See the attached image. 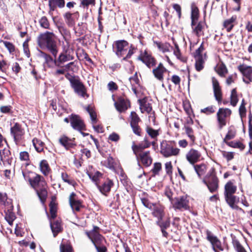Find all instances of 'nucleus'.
I'll use <instances>...</instances> for the list:
<instances>
[{"label":"nucleus","instance_id":"f257e3e1","mask_svg":"<svg viewBox=\"0 0 252 252\" xmlns=\"http://www.w3.org/2000/svg\"><path fill=\"white\" fill-rule=\"evenodd\" d=\"M37 42L41 48H46L56 58L58 49L55 40V34L51 32H46L41 33L38 37Z\"/></svg>","mask_w":252,"mask_h":252},{"label":"nucleus","instance_id":"f03ea898","mask_svg":"<svg viewBox=\"0 0 252 252\" xmlns=\"http://www.w3.org/2000/svg\"><path fill=\"white\" fill-rule=\"evenodd\" d=\"M99 228L94 226L91 231H86L85 234L93 243L97 252H106V247L104 245L105 240L99 233Z\"/></svg>","mask_w":252,"mask_h":252},{"label":"nucleus","instance_id":"7ed1b4c3","mask_svg":"<svg viewBox=\"0 0 252 252\" xmlns=\"http://www.w3.org/2000/svg\"><path fill=\"white\" fill-rule=\"evenodd\" d=\"M30 185L35 190L40 201L44 203L47 196V185L44 178L37 174Z\"/></svg>","mask_w":252,"mask_h":252},{"label":"nucleus","instance_id":"20e7f679","mask_svg":"<svg viewBox=\"0 0 252 252\" xmlns=\"http://www.w3.org/2000/svg\"><path fill=\"white\" fill-rule=\"evenodd\" d=\"M114 48L115 49L116 54L119 57L126 55L123 59L126 60L129 59L134 54L135 48L132 45L129 46L128 43L124 40H118L115 42Z\"/></svg>","mask_w":252,"mask_h":252},{"label":"nucleus","instance_id":"39448f33","mask_svg":"<svg viewBox=\"0 0 252 252\" xmlns=\"http://www.w3.org/2000/svg\"><path fill=\"white\" fill-rule=\"evenodd\" d=\"M237 186L234 183L229 181L224 186V196L227 203L232 209H237L238 207L235 204L236 196L233 194L236 192Z\"/></svg>","mask_w":252,"mask_h":252},{"label":"nucleus","instance_id":"423d86ee","mask_svg":"<svg viewBox=\"0 0 252 252\" xmlns=\"http://www.w3.org/2000/svg\"><path fill=\"white\" fill-rule=\"evenodd\" d=\"M65 77L68 79L71 87L78 96L84 98L89 97V95L87 94L86 88L79 79L75 77L68 78L66 75Z\"/></svg>","mask_w":252,"mask_h":252},{"label":"nucleus","instance_id":"0eeeda50","mask_svg":"<svg viewBox=\"0 0 252 252\" xmlns=\"http://www.w3.org/2000/svg\"><path fill=\"white\" fill-rule=\"evenodd\" d=\"M180 152V150L174 147L171 142L163 141L160 144V153L164 157L177 156Z\"/></svg>","mask_w":252,"mask_h":252},{"label":"nucleus","instance_id":"6e6552de","mask_svg":"<svg viewBox=\"0 0 252 252\" xmlns=\"http://www.w3.org/2000/svg\"><path fill=\"white\" fill-rule=\"evenodd\" d=\"M203 182L207 186L211 192L213 193L218 190L219 188V180L213 172L208 173L203 178Z\"/></svg>","mask_w":252,"mask_h":252},{"label":"nucleus","instance_id":"1a4fd4ad","mask_svg":"<svg viewBox=\"0 0 252 252\" xmlns=\"http://www.w3.org/2000/svg\"><path fill=\"white\" fill-rule=\"evenodd\" d=\"M173 208L176 210H187L189 209V201L186 196L176 197L171 201Z\"/></svg>","mask_w":252,"mask_h":252},{"label":"nucleus","instance_id":"9d476101","mask_svg":"<svg viewBox=\"0 0 252 252\" xmlns=\"http://www.w3.org/2000/svg\"><path fill=\"white\" fill-rule=\"evenodd\" d=\"M231 110L228 108H220L217 113V118L220 129L226 125V119L231 114Z\"/></svg>","mask_w":252,"mask_h":252},{"label":"nucleus","instance_id":"9b49d317","mask_svg":"<svg viewBox=\"0 0 252 252\" xmlns=\"http://www.w3.org/2000/svg\"><path fill=\"white\" fill-rule=\"evenodd\" d=\"M38 57L42 60L43 64L45 68H53L55 66H57L56 59H54L49 54L39 51Z\"/></svg>","mask_w":252,"mask_h":252},{"label":"nucleus","instance_id":"f8f14e48","mask_svg":"<svg viewBox=\"0 0 252 252\" xmlns=\"http://www.w3.org/2000/svg\"><path fill=\"white\" fill-rule=\"evenodd\" d=\"M238 70L243 75V81L249 84L252 82V67L245 64L238 66Z\"/></svg>","mask_w":252,"mask_h":252},{"label":"nucleus","instance_id":"ddd939ff","mask_svg":"<svg viewBox=\"0 0 252 252\" xmlns=\"http://www.w3.org/2000/svg\"><path fill=\"white\" fill-rule=\"evenodd\" d=\"M201 152L193 148H191L186 154V159L191 165H194L200 160Z\"/></svg>","mask_w":252,"mask_h":252},{"label":"nucleus","instance_id":"4468645a","mask_svg":"<svg viewBox=\"0 0 252 252\" xmlns=\"http://www.w3.org/2000/svg\"><path fill=\"white\" fill-rule=\"evenodd\" d=\"M138 59L142 61L149 68L155 66L156 64V60L152 56L151 54L146 50L141 52L140 55L138 57Z\"/></svg>","mask_w":252,"mask_h":252},{"label":"nucleus","instance_id":"2eb2a0df","mask_svg":"<svg viewBox=\"0 0 252 252\" xmlns=\"http://www.w3.org/2000/svg\"><path fill=\"white\" fill-rule=\"evenodd\" d=\"M206 233L207 239L211 243L214 251L215 252H219L218 250L223 251L221 242L217 237L214 236L211 232L208 230L207 231Z\"/></svg>","mask_w":252,"mask_h":252},{"label":"nucleus","instance_id":"dca6fc26","mask_svg":"<svg viewBox=\"0 0 252 252\" xmlns=\"http://www.w3.org/2000/svg\"><path fill=\"white\" fill-rule=\"evenodd\" d=\"M192 32L198 37L204 35L206 26L205 22L202 21L195 22L191 24Z\"/></svg>","mask_w":252,"mask_h":252},{"label":"nucleus","instance_id":"f3484780","mask_svg":"<svg viewBox=\"0 0 252 252\" xmlns=\"http://www.w3.org/2000/svg\"><path fill=\"white\" fill-rule=\"evenodd\" d=\"M70 123L72 127L78 131L85 129V125L80 118L77 115H72L70 118Z\"/></svg>","mask_w":252,"mask_h":252},{"label":"nucleus","instance_id":"a211bd4d","mask_svg":"<svg viewBox=\"0 0 252 252\" xmlns=\"http://www.w3.org/2000/svg\"><path fill=\"white\" fill-rule=\"evenodd\" d=\"M59 142L67 150L76 146L74 138L71 139L65 135L61 136L59 139Z\"/></svg>","mask_w":252,"mask_h":252},{"label":"nucleus","instance_id":"6ab92c4d","mask_svg":"<svg viewBox=\"0 0 252 252\" xmlns=\"http://www.w3.org/2000/svg\"><path fill=\"white\" fill-rule=\"evenodd\" d=\"M10 131L15 141L19 140L25 133L24 129H23L21 126L17 123H15L14 125L11 127Z\"/></svg>","mask_w":252,"mask_h":252},{"label":"nucleus","instance_id":"aec40b11","mask_svg":"<svg viewBox=\"0 0 252 252\" xmlns=\"http://www.w3.org/2000/svg\"><path fill=\"white\" fill-rule=\"evenodd\" d=\"M75 193L72 192L69 197L70 205L73 211L79 212L82 207L81 202L76 198Z\"/></svg>","mask_w":252,"mask_h":252},{"label":"nucleus","instance_id":"412c9836","mask_svg":"<svg viewBox=\"0 0 252 252\" xmlns=\"http://www.w3.org/2000/svg\"><path fill=\"white\" fill-rule=\"evenodd\" d=\"M214 95L216 99L219 103H220L222 99V93L221 88L218 81L214 77L212 78Z\"/></svg>","mask_w":252,"mask_h":252},{"label":"nucleus","instance_id":"4be33fe9","mask_svg":"<svg viewBox=\"0 0 252 252\" xmlns=\"http://www.w3.org/2000/svg\"><path fill=\"white\" fill-rule=\"evenodd\" d=\"M74 59V56L72 54L61 53L58 59H56L57 66L61 67V65L64 63L73 60Z\"/></svg>","mask_w":252,"mask_h":252},{"label":"nucleus","instance_id":"5701e85b","mask_svg":"<svg viewBox=\"0 0 252 252\" xmlns=\"http://www.w3.org/2000/svg\"><path fill=\"white\" fill-rule=\"evenodd\" d=\"M151 146V142L148 140L147 137H145L138 145L133 144L132 146V149L135 155L143 150L149 148Z\"/></svg>","mask_w":252,"mask_h":252},{"label":"nucleus","instance_id":"b1692460","mask_svg":"<svg viewBox=\"0 0 252 252\" xmlns=\"http://www.w3.org/2000/svg\"><path fill=\"white\" fill-rule=\"evenodd\" d=\"M137 159H140L142 164L146 166H149L152 163V158L150 156V152L146 151L141 153L138 156L136 155Z\"/></svg>","mask_w":252,"mask_h":252},{"label":"nucleus","instance_id":"393cba45","mask_svg":"<svg viewBox=\"0 0 252 252\" xmlns=\"http://www.w3.org/2000/svg\"><path fill=\"white\" fill-rule=\"evenodd\" d=\"M152 215L158 219V220H162L165 216L164 207L160 205H156L153 208Z\"/></svg>","mask_w":252,"mask_h":252},{"label":"nucleus","instance_id":"a878e982","mask_svg":"<svg viewBox=\"0 0 252 252\" xmlns=\"http://www.w3.org/2000/svg\"><path fill=\"white\" fill-rule=\"evenodd\" d=\"M50 222V227L54 237H56L58 234L61 232L63 228L61 225V222L60 220H53L54 219H49Z\"/></svg>","mask_w":252,"mask_h":252},{"label":"nucleus","instance_id":"bb28decb","mask_svg":"<svg viewBox=\"0 0 252 252\" xmlns=\"http://www.w3.org/2000/svg\"><path fill=\"white\" fill-rule=\"evenodd\" d=\"M167 71L162 63H160L158 66L153 70L154 76L160 81L163 80V74Z\"/></svg>","mask_w":252,"mask_h":252},{"label":"nucleus","instance_id":"cd10ccee","mask_svg":"<svg viewBox=\"0 0 252 252\" xmlns=\"http://www.w3.org/2000/svg\"><path fill=\"white\" fill-rule=\"evenodd\" d=\"M113 186V182L109 179H107L103 183L101 186H100L98 184L96 186L99 189V191L103 194L106 196L107 193L110 191L111 189Z\"/></svg>","mask_w":252,"mask_h":252},{"label":"nucleus","instance_id":"c85d7f7f","mask_svg":"<svg viewBox=\"0 0 252 252\" xmlns=\"http://www.w3.org/2000/svg\"><path fill=\"white\" fill-rule=\"evenodd\" d=\"M156 223L160 227L162 236L167 238L168 233L165 230L170 226V221L169 218L167 219L165 221H162V220H157Z\"/></svg>","mask_w":252,"mask_h":252},{"label":"nucleus","instance_id":"c756f323","mask_svg":"<svg viewBox=\"0 0 252 252\" xmlns=\"http://www.w3.org/2000/svg\"><path fill=\"white\" fill-rule=\"evenodd\" d=\"M193 165L194 169L199 178H201L203 175H204L206 173L207 170V166L206 164H194Z\"/></svg>","mask_w":252,"mask_h":252},{"label":"nucleus","instance_id":"7c9ffc66","mask_svg":"<svg viewBox=\"0 0 252 252\" xmlns=\"http://www.w3.org/2000/svg\"><path fill=\"white\" fill-rule=\"evenodd\" d=\"M10 152L8 148H4L3 150H0V157L1 160L4 163L7 162L8 164L10 161Z\"/></svg>","mask_w":252,"mask_h":252},{"label":"nucleus","instance_id":"2f4dec72","mask_svg":"<svg viewBox=\"0 0 252 252\" xmlns=\"http://www.w3.org/2000/svg\"><path fill=\"white\" fill-rule=\"evenodd\" d=\"M139 102L140 109L142 113L146 112L149 113L152 111V108L151 104L145 99L139 100Z\"/></svg>","mask_w":252,"mask_h":252},{"label":"nucleus","instance_id":"473e14b6","mask_svg":"<svg viewBox=\"0 0 252 252\" xmlns=\"http://www.w3.org/2000/svg\"><path fill=\"white\" fill-rule=\"evenodd\" d=\"M39 166L40 171L44 175L47 176L49 174L51 169L48 162L46 160H41Z\"/></svg>","mask_w":252,"mask_h":252},{"label":"nucleus","instance_id":"72a5a7b5","mask_svg":"<svg viewBox=\"0 0 252 252\" xmlns=\"http://www.w3.org/2000/svg\"><path fill=\"white\" fill-rule=\"evenodd\" d=\"M49 5L50 9L54 10L57 6L63 8L65 5V1L64 0H49Z\"/></svg>","mask_w":252,"mask_h":252},{"label":"nucleus","instance_id":"f704fd0d","mask_svg":"<svg viewBox=\"0 0 252 252\" xmlns=\"http://www.w3.org/2000/svg\"><path fill=\"white\" fill-rule=\"evenodd\" d=\"M236 134V130L233 126H230L228 128V132L223 140V142L226 144L229 140L233 139Z\"/></svg>","mask_w":252,"mask_h":252},{"label":"nucleus","instance_id":"c9c22d12","mask_svg":"<svg viewBox=\"0 0 252 252\" xmlns=\"http://www.w3.org/2000/svg\"><path fill=\"white\" fill-rule=\"evenodd\" d=\"M87 175L89 178L95 183L96 186L98 184V182L102 177V174L99 171H95L94 172H87Z\"/></svg>","mask_w":252,"mask_h":252},{"label":"nucleus","instance_id":"e433bc0d","mask_svg":"<svg viewBox=\"0 0 252 252\" xmlns=\"http://www.w3.org/2000/svg\"><path fill=\"white\" fill-rule=\"evenodd\" d=\"M236 19V17L232 16L231 18L224 21L223 23V27L226 29L227 32H229L231 31L234 26V23Z\"/></svg>","mask_w":252,"mask_h":252},{"label":"nucleus","instance_id":"4c0bfd02","mask_svg":"<svg viewBox=\"0 0 252 252\" xmlns=\"http://www.w3.org/2000/svg\"><path fill=\"white\" fill-rule=\"evenodd\" d=\"M61 178L63 182L67 183L69 185H72L73 187H75V186L76 185L75 181L71 177H70L66 172L62 171L61 172Z\"/></svg>","mask_w":252,"mask_h":252},{"label":"nucleus","instance_id":"58836bf2","mask_svg":"<svg viewBox=\"0 0 252 252\" xmlns=\"http://www.w3.org/2000/svg\"><path fill=\"white\" fill-rule=\"evenodd\" d=\"M195 59V69L197 71H200L204 68L205 60L202 56L194 57Z\"/></svg>","mask_w":252,"mask_h":252},{"label":"nucleus","instance_id":"ea45409f","mask_svg":"<svg viewBox=\"0 0 252 252\" xmlns=\"http://www.w3.org/2000/svg\"><path fill=\"white\" fill-rule=\"evenodd\" d=\"M215 70L218 74L221 77H224L228 72V70L225 65L222 63L218 64L216 67Z\"/></svg>","mask_w":252,"mask_h":252},{"label":"nucleus","instance_id":"a19ab883","mask_svg":"<svg viewBox=\"0 0 252 252\" xmlns=\"http://www.w3.org/2000/svg\"><path fill=\"white\" fill-rule=\"evenodd\" d=\"M32 143L37 152L40 153L43 151L44 143L40 140L34 138L32 140Z\"/></svg>","mask_w":252,"mask_h":252},{"label":"nucleus","instance_id":"79ce46f5","mask_svg":"<svg viewBox=\"0 0 252 252\" xmlns=\"http://www.w3.org/2000/svg\"><path fill=\"white\" fill-rule=\"evenodd\" d=\"M146 131L152 139L157 140L158 136L159 134L158 130H156L148 126L146 129Z\"/></svg>","mask_w":252,"mask_h":252},{"label":"nucleus","instance_id":"37998d69","mask_svg":"<svg viewBox=\"0 0 252 252\" xmlns=\"http://www.w3.org/2000/svg\"><path fill=\"white\" fill-rule=\"evenodd\" d=\"M185 132L190 140V145L192 146L194 144L195 137L193 134L192 129L189 126L185 127Z\"/></svg>","mask_w":252,"mask_h":252},{"label":"nucleus","instance_id":"c03bdc74","mask_svg":"<svg viewBox=\"0 0 252 252\" xmlns=\"http://www.w3.org/2000/svg\"><path fill=\"white\" fill-rule=\"evenodd\" d=\"M86 110L90 115L92 124H96L97 123V116L93 108L91 106H88V107H86Z\"/></svg>","mask_w":252,"mask_h":252},{"label":"nucleus","instance_id":"a18cd8bd","mask_svg":"<svg viewBox=\"0 0 252 252\" xmlns=\"http://www.w3.org/2000/svg\"><path fill=\"white\" fill-rule=\"evenodd\" d=\"M86 29V24L83 23H78L77 26L75 28V32L77 36H80L85 33Z\"/></svg>","mask_w":252,"mask_h":252},{"label":"nucleus","instance_id":"49530a36","mask_svg":"<svg viewBox=\"0 0 252 252\" xmlns=\"http://www.w3.org/2000/svg\"><path fill=\"white\" fill-rule=\"evenodd\" d=\"M226 144L230 147L238 148L241 151L243 150L245 148V146L242 142L238 141H230L227 142Z\"/></svg>","mask_w":252,"mask_h":252},{"label":"nucleus","instance_id":"de8ad7c7","mask_svg":"<svg viewBox=\"0 0 252 252\" xmlns=\"http://www.w3.org/2000/svg\"><path fill=\"white\" fill-rule=\"evenodd\" d=\"M199 17V10L194 5H191V23L197 22Z\"/></svg>","mask_w":252,"mask_h":252},{"label":"nucleus","instance_id":"09e8293b","mask_svg":"<svg viewBox=\"0 0 252 252\" xmlns=\"http://www.w3.org/2000/svg\"><path fill=\"white\" fill-rule=\"evenodd\" d=\"M65 19V22L67 25L69 27H72L74 24L75 21L72 17V14L70 12H66L63 15Z\"/></svg>","mask_w":252,"mask_h":252},{"label":"nucleus","instance_id":"8fccbe9b","mask_svg":"<svg viewBox=\"0 0 252 252\" xmlns=\"http://www.w3.org/2000/svg\"><path fill=\"white\" fill-rule=\"evenodd\" d=\"M156 44L158 49L163 53L169 52L170 48H172L170 45L167 43H161L157 42Z\"/></svg>","mask_w":252,"mask_h":252},{"label":"nucleus","instance_id":"3c124183","mask_svg":"<svg viewBox=\"0 0 252 252\" xmlns=\"http://www.w3.org/2000/svg\"><path fill=\"white\" fill-rule=\"evenodd\" d=\"M238 101L236 89H233L231 91L230 96V103L233 106H235Z\"/></svg>","mask_w":252,"mask_h":252},{"label":"nucleus","instance_id":"603ef678","mask_svg":"<svg viewBox=\"0 0 252 252\" xmlns=\"http://www.w3.org/2000/svg\"><path fill=\"white\" fill-rule=\"evenodd\" d=\"M232 244L237 252H247L244 248L235 238L232 240Z\"/></svg>","mask_w":252,"mask_h":252},{"label":"nucleus","instance_id":"864d4df0","mask_svg":"<svg viewBox=\"0 0 252 252\" xmlns=\"http://www.w3.org/2000/svg\"><path fill=\"white\" fill-rule=\"evenodd\" d=\"M49 207L51 214L50 219H54L57 216V206L56 203L53 201H51L49 204Z\"/></svg>","mask_w":252,"mask_h":252},{"label":"nucleus","instance_id":"5fc2aeb1","mask_svg":"<svg viewBox=\"0 0 252 252\" xmlns=\"http://www.w3.org/2000/svg\"><path fill=\"white\" fill-rule=\"evenodd\" d=\"M22 174L25 180L28 181L30 184L37 174L33 172H23Z\"/></svg>","mask_w":252,"mask_h":252},{"label":"nucleus","instance_id":"6e6d98bb","mask_svg":"<svg viewBox=\"0 0 252 252\" xmlns=\"http://www.w3.org/2000/svg\"><path fill=\"white\" fill-rule=\"evenodd\" d=\"M116 109L120 112L123 111L127 109L126 104L124 100H120L115 103Z\"/></svg>","mask_w":252,"mask_h":252},{"label":"nucleus","instance_id":"4d7b16f0","mask_svg":"<svg viewBox=\"0 0 252 252\" xmlns=\"http://www.w3.org/2000/svg\"><path fill=\"white\" fill-rule=\"evenodd\" d=\"M60 249V252H73L72 247L68 244L61 243Z\"/></svg>","mask_w":252,"mask_h":252},{"label":"nucleus","instance_id":"13d9d810","mask_svg":"<svg viewBox=\"0 0 252 252\" xmlns=\"http://www.w3.org/2000/svg\"><path fill=\"white\" fill-rule=\"evenodd\" d=\"M161 170V164L160 162H156L151 171L154 176L158 175L159 171Z\"/></svg>","mask_w":252,"mask_h":252},{"label":"nucleus","instance_id":"bf43d9fd","mask_svg":"<svg viewBox=\"0 0 252 252\" xmlns=\"http://www.w3.org/2000/svg\"><path fill=\"white\" fill-rule=\"evenodd\" d=\"M94 4L95 0H81L80 6L88 9L90 5H94Z\"/></svg>","mask_w":252,"mask_h":252},{"label":"nucleus","instance_id":"052dcab7","mask_svg":"<svg viewBox=\"0 0 252 252\" xmlns=\"http://www.w3.org/2000/svg\"><path fill=\"white\" fill-rule=\"evenodd\" d=\"M76 66L75 62L74 61L70 62L64 66H61L60 67H64L66 71H74Z\"/></svg>","mask_w":252,"mask_h":252},{"label":"nucleus","instance_id":"680f3d73","mask_svg":"<svg viewBox=\"0 0 252 252\" xmlns=\"http://www.w3.org/2000/svg\"><path fill=\"white\" fill-rule=\"evenodd\" d=\"M0 42L3 44L9 53H11L15 51V46L12 43L7 41H1Z\"/></svg>","mask_w":252,"mask_h":252},{"label":"nucleus","instance_id":"e2e57ef3","mask_svg":"<svg viewBox=\"0 0 252 252\" xmlns=\"http://www.w3.org/2000/svg\"><path fill=\"white\" fill-rule=\"evenodd\" d=\"M66 45H63V51L61 53H70L73 55L74 51L72 48L70 47L69 42L66 40Z\"/></svg>","mask_w":252,"mask_h":252},{"label":"nucleus","instance_id":"0e129e2a","mask_svg":"<svg viewBox=\"0 0 252 252\" xmlns=\"http://www.w3.org/2000/svg\"><path fill=\"white\" fill-rule=\"evenodd\" d=\"M215 108L213 106H210L207 107H206L204 109H202L200 110V112L202 113H204L206 115H210L215 112Z\"/></svg>","mask_w":252,"mask_h":252},{"label":"nucleus","instance_id":"69168bd1","mask_svg":"<svg viewBox=\"0 0 252 252\" xmlns=\"http://www.w3.org/2000/svg\"><path fill=\"white\" fill-rule=\"evenodd\" d=\"M106 166L109 168H113L115 167V163L114 159L111 157H109L105 161Z\"/></svg>","mask_w":252,"mask_h":252},{"label":"nucleus","instance_id":"338daca9","mask_svg":"<svg viewBox=\"0 0 252 252\" xmlns=\"http://www.w3.org/2000/svg\"><path fill=\"white\" fill-rule=\"evenodd\" d=\"M131 122L130 124H138L140 121V118L135 112H132L130 115Z\"/></svg>","mask_w":252,"mask_h":252},{"label":"nucleus","instance_id":"774afa93","mask_svg":"<svg viewBox=\"0 0 252 252\" xmlns=\"http://www.w3.org/2000/svg\"><path fill=\"white\" fill-rule=\"evenodd\" d=\"M39 23L41 27L44 29H48L49 24L47 18L45 16L42 17L39 20Z\"/></svg>","mask_w":252,"mask_h":252}]
</instances>
